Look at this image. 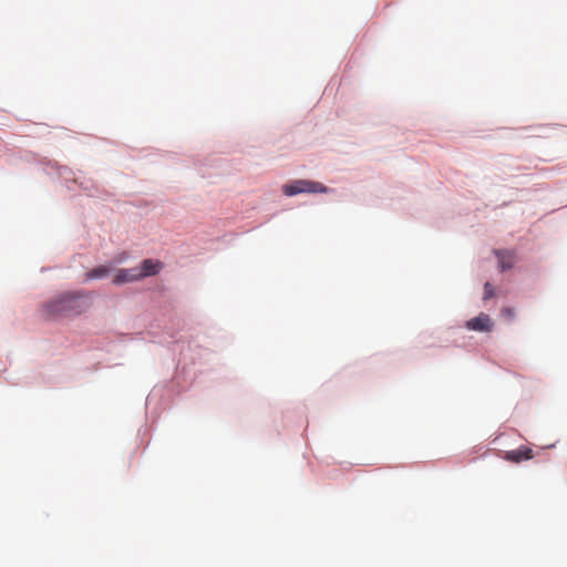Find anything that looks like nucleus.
<instances>
[{"label": "nucleus", "mask_w": 567, "mask_h": 567, "mask_svg": "<svg viewBox=\"0 0 567 567\" xmlns=\"http://www.w3.org/2000/svg\"><path fill=\"white\" fill-rule=\"evenodd\" d=\"M90 308L87 296L83 291L62 292L41 307L42 316L48 320L71 318L84 313Z\"/></svg>", "instance_id": "nucleus-1"}, {"label": "nucleus", "mask_w": 567, "mask_h": 567, "mask_svg": "<svg viewBox=\"0 0 567 567\" xmlns=\"http://www.w3.org/2000/svg\"><path fill=\"white\" fill-rule=\"evenodd\" d=\"M496 256L498 258V265L502 271L511 269L515 264V255L508 250H498L496 251Z\"/></svg>", "instance_id": "nucleus-6"}, {"label": "nucleus", "mask_w": 567, "mask_h": 567, "mask_svg": "<svg viewBox=\"0 0 567 567\" xmlns=\"http://www.w3.org/2000/svg\"><path fill=\"white\" fill-rule=\"evenodd\" d=\"M494 296H495V292H494L493 286L491 285V282H486L484 285V297H483V299L487 300V299L493 298Z\"/></svg>", "instance_id": "nucleus-9"}, {"label": "nucleus", "mask_w": 567, "mask_h": 567, "mask_svg": "<svg viewBox=\"0 0 567 567\" xmlns=\"http://www.w3.org/2000/svg\"><path fill=\"white\" fill-rule=\"evenodd\" d=\"M532 450L530 449H523V450H514L506 453L505 458L511 462H520L523 460H529L532 458Z\"/></svg>", "instance_id": "nucleus-7"}, {"label": "nucleus", "mask_w": 567, "mask_h": 567, "mask_svg": "<svg viewBox=\"0 0 567 567\" xmlns=\"http://www.w3.org/2000/svg\"><path fill=\"white\" fill-rule=\"evenodd\" d=\"M502 315L507 319H513L515 317V310L513 308H503Z\"/></svg>", "instance_id": "nucleus-10"}, {"label": "nucleus", "mask_w": 567, "mask_h": 567, "mask_svg": "<svg viewBox=\"0 0 567 567\" xmlns=\"http://www.w3.org/2000/svg\"><path fill=\"white\" fill-rule=\"evenodd\" d=\"M163 265L159 260L144 259L141 267H137V276L141 279L150 276H155L159 272Z\"/></svg>", "instance_id": "nucleus-3"}, {"label": "nucleus", "mask_w": 567, "mask_h": 567, "mask_svg": "<svg viewBox=\"0 0 567 567\" xmlns=\"http://www.w3.org/2000/svg\"><path fill=\"white\" fill-rule=\"evenodd\" d=\"M466 327L474 331H491L493 322L488 315L482 312L477 317L467 321Z\"/></svg>", "instance_id": "nucleus-4"}, {"label": "nucleus", "mask_w": 567, "mask_h": 567, "mask_svg": "<svg viewBox=\"0 0 567 567\" xmlns=\"http://www.w3.org/2000/svg\"><path fill=\"white\" fill-rule=\"evenodd\" d=\"M110 274V267L107 266H99L86 272V279H100L104 278Z\"/></svg>", "instance_id": "nucleus-8"}, {"label": "nucleus", "mask_w": 567, "mask_h": 567, "mask_svg": "<svg viewBox=\"0 0 567 567\" xmlns=\"http://www.w3.org/2000/svg\"><path fill=\"white\" fill-rule=\"evenodd\" d=\"M140 280L137 276V267L130 269H120L113 279V284L123 285Z\"/></svg>", "instance_id": "nucleus-5"}, {"label": "nucleus", "mask_w": 567, "mask_h": 567, "mask_svg": "<svg viewBox=\"0 0 567 567\" xmlns=\"http://www.w3.org/2000/svg\"><path fill=\"white\" fill-rule=\"evenodd\" d=\"M286 196H295L301 193H327L328 187L323 184L307 179H298L282 187Z\"/></svg>", "instance_id": "nucleus-2"}]
</instances>
